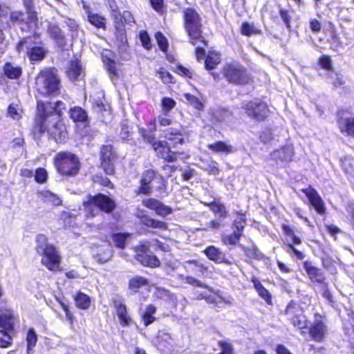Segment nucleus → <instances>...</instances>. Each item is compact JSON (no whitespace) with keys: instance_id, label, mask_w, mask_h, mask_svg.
I'll return each instance as SVG.
<instances>
[{"instance_id":"nucleus-1","label":"nucleus","mask_w":354,"mask_h":354,"mask_svg":"<svg viewBox=\"0 0 354 354\" xmlns=\"http://www.w3.org/2000/svg\"><path fill=\"white\" fill-rule=\"evenodd\" d=\"M62 105L64 104L60 101L53 104V106L48 102V118L50 122H47L46 131L57 142H64L68 136L66 127L61 120Z\"/></svg>"},{"instance_id":"nucleus-2","label":"nucleus","mask_w":354,"mask_h":354,"mask_svg":"<svg viewBox=\"0 0 354 354\" xmlns=\"http://www.w3.org/2000/svg\"><path fill=\"white\" fill-rule=\"evenodd\" d=\"M36 250L41 255V263L49 270L57 272L60 270L61 256L57 248L48 243L47 237L44 234L37 236Z\"/></svg>"},{"instance_id":"nucleus-3","label":"nucleus","mask_w":354,"mask_h":354,"mask_svg":"<svg viewBox=\"0 0 354 354\" xmlns=\"http://www.w3.org/2000/svg\"><path fill=\"white\" fill-rule=\"evenodd\" d=\"M183 21L185 30L192 44L195 46L198 41L203 42L200 15L194 9L187 8L183 11Z\"/></svg>"},{"instance_id":"nucleus-4","label":"nucleus","mask_w":354,"mask_h":354,"mask_svg":"<svg viewBox=\"0 0 354 354\" xmlns=\"http://www.w3.org/2000/svg\"><path fill=\"white\" fill-rule=\"evenodd\" d=\"M35 87L41 95H56L60 88V80L52 70L46 69L37 76Z\"/></svg>"},{"instance_id":"nucleus-5","label":"nucleus","mask_w":354,"mask_h":354,"mask_svg":"<svg viewBox=\"0 0 354 354\" xmlns=\"http://www.w3.org/2000/svg\"><path fill=\"white\" fill-rule=\"evenodd\" d=\"M83 205L88 216L97 215L101 211L106 213L112 212L115 207V202L106 196L99 194L95 196H88Z\"/></svg>"},{"instance_id":"nucleus-6","label":"nucleus","mask_w":354,"mask_h":354,"mask_svg":"<svg viewBox=\"0 0 354 354\" xmlns=\"http://www.w3.org/2000/svg\"><path fill=\"white\" fill-rule=\"evenodd\" d=\"M222 74L230 84L245 85L252 81L247 69L237 62L225 64L222 68Z\"/></svg>"},{"instance_id":"nucleus-7","label":"nucleus","mask_w":354,"mask_h":354,"mask_svg":"<svg viewBox=\"0 0 354 354\" xmlns=\"http://www.w3.org/2000/svg\"><path fill=\"white\" fill-rule=\"evenodd\" d=\"M55 165L59 174L66 176H75L80 170L78 158L70 152H60L55 158Z\"/></svg>"},{"instance_id":"nucleus-8","label":"nucleus","mask_w":354,"mask_h":354,"mask_svg":"<svg viewBox=\"0 0 354 354\" xmlns=\"http://www.w3.org/2000/svg\"><path fill=\"white\" fill-rule=\"evenodd\" d=\"M151 243L145 242L135 248L136 259L142 266L149 268H157L160 266V261L150 252Z\"/></svg>"},{"instance_id":"nucleus-9","label":"nucleus","mask_w":354,"mask_h":354,"mask_svg":"<svg viewBox=\"0 0 354 354\" xmlns=\"http://www.w3.org/2000/svg\"><path fill=\"white\" fill-rule=\"evenodd\" d=\"M111 15L114 19L115 28L117 30V37H120L122 41L125 39L124 24H131L134 23V18L131 12L126 10L121 15L117 6H111Z\"/></svg>"},{"instance_id":"nucleus-10","label":"nucleus","mask_w":354,"mask_h":354,"mask_svg":"<svg viewBox=\"0 0 354 354\" xmlns=\"http://www.w3.org/2000/svg\"><path fill=\"white\" fill-rule=\"evenodd\" d=\"M33 39L31 37L24 38L17 45L18 52L26 51V53L31 61H41L46 54V50L42 47L33 45Z\"/></svg>"},{"instance_id":"nucleus-11","label":"nucleus","mask_w":354,"mask_h":354,"mask_svg":"<svg viewBox=\"0 0 354 354\" xmlns=\"http://www.w3.org/2000/svg\"><path fill=\"white\" fill-rule=\"evenodd\" d=\"M286 315L295 327L300 330L307 328L308 320L299 304L294 301L289 303L286 309Z\"/></svg>"},{"instance_id":"nucleus-12","label":"nucleus","mask_w":354,"mask_h":354,"mask_svg":"<svg viewBox=\"0 0 354 354\" xmlns=\"http://www.w3.org/2000/svg\"><path fill=\"white\" fill-rule=\"evenodd\" d=\"M117 158L116 151L111 145H104L100 149L101 166L106 174L114 173L113 162Z\"/></svg>"},{"instance_id":"nucleus-13","label":"nucleus","mask_w":354,"mask_h":354,"mask_svg":"<svg viewBox=\"0 0 354 354\" xmlns=\"http://www.w3.org/2000/svg\"><path fill=\"white\" fill-rule=\"evenodd\" d=\"M295 156L294 147L291 144L286 145L270 153V159L277 165H287L292 161Z\"/></svg>"},{"instance_id":"nucleus-14","label":"nucleus","mask_w":354,"mask_h":354,"mask_svg":"<svg viewBox=\"0 0 354 354\" xmlns=\"http://www.w3.org/2000/svg\"><path fill=\"white\" fill-rule=\"evenodd\" d=\"M245 109L247 115L257 120H265L269 114V110L266 103L254 100L248 103Z\"/></svg>"},{"instance_id":"nucleus-15","label":"nucleus","mask_w":354,"mask_h":354,"mask_svg":"<svg viewBox=\"0 0 354 354\" xmlns=\"http://www.w3.org/2000/svg\"><path fill=\"white\" fill-rule=\"evenodd\" d=\"M37 109L41 118V121L40 123L35 124L32 128V133L35 138H39L44 132L46 131L47 122H50L49 118H48V102L44 103L39 101L37 102Z\"/></svg>"},{"instance_id":"nucleus-16","label":"nucleus","mask_w":354,"mask_h":354,"mask_svg":"<svg viewBox=\"0 0 354 354\" xmlns=\"http://www.w3.org/2000/svg\"><path fill=\"white\" fill-rule=\"evenodd\" d=\"M153 148L159 157L167 162H174L181 155L180 153L171 151L165 141L154 142Z\"/></svg>"},{"instance_id":"nucleus-17","label":"nucleus","mask_w":354,"mask_h":354,"mask_svg":"<svg viewBox=\"0 0 354 354\" xmlns=\"http://www.w3.org/2000/svg\"><path fill=\"white\" fill-rule=\"evenodd\" d=\"M143 205L155 211V212L162 216H167L172 212V209L169 206L165 205L162 202L153 198H147L143 200Z\"/></svg>"},{"instance_id":"nucleus-18","label":"nucleus","mask_w":354,"mask_h":354,"mask_svg":"<svg viewBox=\"0 0 354 354\" xmlns=\"http://www.w3.org/2000/svg\"><path fill=\"white\" fill-rule=\"evenodd\" d=\"M302 191L308 197L310 204L314 207L317 212L319 214H324L325 212L324 202L317 192L311 187H309L306 189H303Z\"/></svg>"},{"instance_id":"nucleus-19","label":"nucleus","mask_w":354,"mask_h":354,"mask_svg":"<svg viewBox=\"0 0 354 354\" xmlns=\"http://www.w3.org/2000/svg\"><path fill=\"white\" fill-rule=\"evenodd\" d=\"M47 34L53 39L57 45L63 48L66 44L65 36L61 28L55 24H48L46 29Z\"/></svg>"},{"instance_id":"nucleus-20","label":"nucleus","mask_w":354,"mask_h":354,"mask_svg":"<svg viewBox=\"0 0 354 354\" xmlns=\"http://www.w3.org/2000/svg\"><path fill=\"white\" fill-rule=\"evenodd\" d=\"M15 317L10 309H5L0 313V330L14 332Z\"/></svg>"},{"instance_id":"nucleus-21","label":"nucleus","mask_w":354,"mask_h":354,"mask_svg":"<svg viewBox=\"0 0 354 354\" xmlns=\"http://www.w3.org/2000/svg\"><path fill=\"white\" fill-rule=\"evenodd\" d=\"M204 253L206 254L207 258L216 263H224L230 265L231 262L225 259V254L221 251L218 248L214 246H209L205 250Z\"/></svg>"},{"instance_id":"nucleus-22","label":"nucleus","mask_w":354,"mask_h":354,"mask_svg":"<svg viewBox=\"0 0 354 354\" xmlns=\"http://www.w3.org/2000/svg\"><path fill=\"white\" fill-rule=\"evenodd\" d=\"M326 331V326L322 321H316L309 329L310 336L317 342H321L324 339Z\"/></svg>"},{"instance_id":"nucleus-23","label":"nucleus","mask_w":354,"mask_h":354,"mask_svg":"<svg viewBox=\"0 0 354 354\" xmlns=\"http://www.w3.org/2000/svg\"><path fill=\"white\" fill-rule=\"evenodd\" d=\"M156 176L155 171L152 169L145 171L140 180V187L139 192L144 194H149L151 192V187H150L151 182L154 179Z\"/></svg>"},{"instance_id":"nucleus-24","label":"nucleus","mask_w":354,"mask_h":354,"mask_svg":"<svg viewBox=\"0 0 354 354\" xmlns=\"http://www.w3.org/2000/svg\"><path fill=\"white\" fill-rule=\"evenodd\" d=\"M38 197L46 204H50L53 206H59L62 203L60 198L55 194L48 191L44 190L37 192Z\"/></svg>"},{"instance_id":"nucleus-25","label":"nucleus","mask_w":354,"mask_h":354,"mask_svg":"<svg viewBox=\"0 0 354 354\" xmlns=\"http://www.w3.org/2000/svg\"><path fill=\"white\" fill-rule=\"evenodd\" d=\"M209 292H203L199 294L198 299H204L207 303L212 304H218L221 302H226L225 299L219 294V291L213 292L212 289L207 286L206 288Z\"/></svg>"},{"instance_id":"nucleus-26","label":"nucleus","mask_w":354,"mask_h":354,"mask_svg":"<svg viewBox=\"0 0 354 354\" xmlns=\"http://www.w3.org/2000/svg\"><path fill=\"white\" fill-rule=\"evenodd\" d=\"M304 268L311 280L318 283L324 282L325 277L320 269L308 262L304 263Z\"/></svg>"},{"instance_id":"nucleus-27","label":"nucleus","mask_w":354,"mask_h":354,"mask_svg":"<svg viewBox=\"0 0 354 354\" xmlns=\"http://www.w3.org/2000/svg\"><path fill=\"white\" fill-rule=\"evenodd\" d=\"M208 148L216 153L229 154L235 151L234 148L223 141H218L208 145Z\"/></svg>"},{"instance_id":"nucleus-28","label":"nucleus","mask_w":354,"mask_h":354,"mask_svg":"<svg viewBox=\"0 0 354 354\" xmlns=\"http://www.w3.org/2000/svg\"><path fill=\"white\" fill-rule=\"evenodd\" d=\"M183 131V129L180 126L178 128H171L167 130L165 137L169 140L174 142V145L178 143L182 144L184 141L182 138Z\"/></svg>"},{"instance_id":"nucleus-29","label":"nucleus","mask_w":354,"mask_h":354,"mask_svg":"<svg viewBox=\"0 0 354 354\" xmlns=\"http://www.w3.org/2000/svg\"><path fill=\"white\" fill-rule=\"evenodd\" d=\"M205 205L208 206L214 213L218 214L220 218H224L228 216L225 205L219 201L214 200L209 203H205Z\"/></svg>"},{"instance_id":"nucleus-30","label":"nucleus","mask_w":354,"mask_h":354,"mask_svg":"<svg viewBox=\"0 0 354 354\" xmlns=\"http://www.w3.org/2000/svg\"><path fill=\"white\" fill-rule=\"evenodd\" d=\"M74 300L76 306L80 309L86 310L91 306V297L82 292L79 291L74 296Z\"/></svg>"},{"instance_id":"nucleus-31","label":"nucleus","mask_w":354,"mask_h":354,"mask_svg":"<svg viewBox=\"0 0 354 354\" xmlns=\"http://www.w3.org/2000/svg\"><path fill=\"white\" fill-rule=\"evenodd\" d=\"M116 313L122 326H128L131 322L130 317L127 315V310L124 304H118L116 305Z\"/></svg>"},{"instance_id":"nucleus-32","label":"nucleus","mask_w":354,"mask_h":354,"mask_svg":"<svg viewBox=\"0 0 354 354\" xmlns=\"http://www.w3.org/2000/svg\"><path fill=\"white\" fill-rule=\"evenodd\" d=\"M339 127L342 133L354 136V118L342 120L339 122Z\"/></svg>"},{"instance_id":"nucleus-33","label":"nucleus","mask_w":354,"mask_h":354,"mask_svg":"<svg viewBox=\"0 0 354 354\" xmlns=\"http://www.w3.org/2000/svg\"><path fill=\"white\" fill-rule=\"evenodd\" d=\"M87 17L88 21L96 28L103 29L106 28V19L103 16L88 12Z\"/></svg>"},{"instance_id":"nucleus-34","label":"nucleus","mask_w":354,"mask_h":354,"mask_svg":"<svg viewBox=\"0 0 354 354\" xmlns=\"http://www.w3.org/2000/svg\"><path fill=\"white\" fill-rule=\"evenodd\" d=\"M148 280L146 278L141 276H136L129 280V288L136 292L140 288L148 285Z\"/></svg>"},{"instance_id":"nucleus-35","label":"nucleus","mask_w":354,"mask_h":354,"mask_svg":"<svg viewBox=\"0 0 354 354\" xmlns=\"http://www.w3.org/2000/svg\"><path fill=\"white\" fill-rule=\"evenodd\" d=\"M252 282L254 283V286L257 291L259 295L265 301L270 304L271 301V295H270L268 290H266L261 283V282L257 278L252 279Z\"/></svg>"},{"instance_id":"nucleus-36","label":"nucleus","mask_w":354,"mask_h":354,"mask_svg":"<svg viewBox=\"0 0 354 354\" xmlns=\"http://www.w3.org/2000/svg\"><path fill=\"white\" fill-rule=\"evenodd\" d=\"M26 9L30 22L37 21V14L35 10V0H22Z\"/></svg>"},{"instance_id":"nucleus-37","label":"nucleus","mask_w":354,"mask_h":354,"mask_svg":"<svg viewBox=\"0 0 354 354\" xmlns=\"http://www.w3.org/2000/svg\"><path fill=\"white\" fill-rule=\"evenodd\" d=\"M82 71V67L77 60L72 61L68 69V75L71 80H77Z\"/></svg>"},{"instance_id":"nucleus-38","label":"nucleus","mask_w":354,"mask_h":354,"mask_svg":"<svg viewBox=\"0 0 354 354\" xmlns=\"http://www.w3.org/2000/svg\"><path fill=\"white\" fill-rule=\"evenodd\" d=\"M4 74L10 79H15L20 76L21 70L10 63H6L3 67Z\"/></svg>"},{"instance_id":"nucleus-39","label":"nucleus","mask_w":354,"mask_h":354,"mask_svg":"<svg viewBox=\"0 0 354 354\" xmlns=\"http://www.w3.org/2000/svg\"><path fill=\"white\" fill-rule=\"evenodd\" d=\"M70 116L75 122H84L87 119L86 112L80 107H74L70 111Z\"/></svg>"},{"instance_id":"nucleus-40","label":"nucleus","mask_w":354,"mask_h":354,"mask_svg":"<svg viewBox=\"0 0 354 354\" xmlns=\"http://www.w3.org/2000/svg\"><path fill=\"white\" fill-rule=\"evenodd\" d=\"M221 62L220 55L216 53H209L205 59V68L212 70Z\"/></svg>"},{"instance_id":"nucleus-41","label":"nucleus","mask_w":354,"mask_h":354,"mask_svg":"<svg viewBox=\"0 0 354 354\" xmlns=\"http://www.w3.org/2000/svg\"><path fill=\"white\" fill-rule=\"evenodd\" d=\"M10 21L12 22L21 24L26 23L28 24H35L36 22H30L28 17V13L26 15L20 12V11H15L12 12L10 15Z\"/></svg>"},{"instance_id":"nucleus-42","label":"nucleus","mask_w":354,"mask_h":354,"mask_svg":"<svg viewBox=\"0 0 354 354\" xmlns=\"http://www.w3.org/2000/svg\"><path fill=\"white\" fill-rule=\"evenodd\" d=\"M141 222L147 227L158 229H166L167 225L165 223L151 218L147 216L141 218Z\"/></svg>"},{"instance_id":"nucleus-43","label":"nucleus","mask_w":354,"mask_h":354,"mask_svg":"<svg viewBox=\"0 0 354 354\" xmlns=\"http://www.w3.org/2000/svg\"><path fill=\"white\" fill-rule=\"evenodd\" d=\"M27 353L32 354V348L35 346L37 342V335L33 328L28 331L27 337Z\"/></svg>"},{"instance_id":"nucleus-44","label":"nucleus","mask_w":354,"mask_h":354,"mask_svg":"<svg viewBox=\"0 0 354 354\" xmlns=\"http://www.w3.org/2000/svg\"><path fill=\"white\" fill-rule=\"evenodd\" d=\"M112 251L109 245L102 253H97L94 256L95 259L100 263H106L112 257Z\"/></svg>"},{"instance_id":"nucleus-45","label":"nucleus","mask_w":354,"mask_h":354,"mask_svg":"<svg viewBox=\"0 0 354 354\" xmlns=\"http://www.w3.org/2000/svg\"><path fill=\"white\" fill-rule=\"evenodd\" d=\"M6 330H0V347L6 348L12 344V333Z\"/></svg>"},{"instance_id":"nucleus-46","label":"nucleus","mask_w":354,"mask_h":354,"mask_svg":"<svg viewBox=\"0 0 354 354\" xmlns=\"http://www.w3.org/2000/svg\"><path fill=\"white\" fill-rule=\"evenodd\" d=\"M8 115L15 120H19L22 116V110L17 104H11L8 108Z\"/></svg>"},{"instance_id":"nucleus-47","label":"nucleus","mask_w":354,"mask_h":354,"mask_svg":"<svg viewBox=\"0 0 354 354\" xmlns=\"http://www.w3.org/2000/svg\"><path fill=\"white\" fill-rule=\"evenodd\" d=\"M130 236L129 234L118 233L113 236V241L116 247L123 249L125 248L127 239Z\"/></svg>"},{"instance_id":"nucleus-48","label":"nucleus","mask_w":354,"mask_h":354,"mask_svg":"<svg viewBox=\"0 0 354 354\" xmlns=\"http://www.w3.org/2000/svg\"><path fill=\"white\" fill-rule=\"evenodd\" d=\"M236 215L237 217L233 223V226L236 228V231L242 233L246 223V219L243 214L237 212Z\"/></svg>"},{"instance_id":"nucleus-49","label":"nucleus","mask_w":354,"mask_h":354,"mask_svg":"<svg viewBox=\"0 0 354 354\" xmlns=\"http://www.w3.org/2000/svg\"><path fill=\"white\" fill-rule=\"evenodd\" d=\"M282 230L285 235L290 237L295 244H300L301 240L295 234L294 227L288 225H282Z\"/></svg>"},{"instance_id":"nucleus-50","label":"nucleus","mask_w":354,"mask_h":354,"mask_svg":"<svg viewBox=\"0 0 354 354\" xmlns=\"http://www.w3.org/2000/svg\"><path fill=\"white\" fill-rule=\"evenodd\" d=\"M241 235L242 233L235 230L233 234L225 236L223 238V241L225 244L236 245L239 241Z\"/></svg>"},{"instance_id":"nucleus-51","label":"nucleus","mask_w":354,"mask_h":354,"mask_svg":"<svg viewBox=\"0 0 354 354\" xmlns=\"http://www.w3.org/2000/svg\"><path fill=\"white\" fill-rule=\"evenodd\" d=\"M241 33L244 35L250 36L252 35L259 34L260 31L258 30L253 24L243 23L241 26Z\"/></svg>"},{"instance_id":"nucleus-52","label":"nucleus","mask_w":354,"mask_h":354,"mask_svg":"<svg viewBox=\"0 0 354 354\" xmlns=\"http://www.w3.org/2000/svg\"><path fill=\"white\" fill-rule=\"evenodd\" d=\"M155 38L161 50L166 52L168 48V42L167 38L160 32L156 33Z\"/></svg>"},{"instance_id":"nucleus-53","label":"nucleus","mask_w":354,"mask_h":354,"mask_svg":"<svg viewBox=\"0 0 354 354\" xmlns=\"http://www.w3.org/2000/svg\"><path fill=\"white\" fill-rule=\"evenodd\" d=\"M102 59L104 64L106 66L107 70L109 71V73L113 76L117 75L115 63L113 60L109 59L106 55H102Z\"/></svg>"},{"instance_id":"nucleus-54","label":"nucleus","mask_w":354,"mask_h":354,"mask_svg":"<svg viewBox=\"0 0 354 354\" xmlns=\"http://www.w3.org/2000/svg\"><path fill=\"white\" fill-rule=\"evenodd\" d=\"M139 36H140V39L142 42V46L147 50L151 49L152 47V45L151 44V39H150V37H149L147 32L145 31V30H142V31H140Z\"/></svg>"},{"instance_id":"nucleus-55","label":"nucleus","mask_w":354,"mask_h":354,"mask_svg":"<svg viewBox=\"0 0 354 354\" xmlns=\"http://www.w3.org/2000/svg\"><path fill=\"white\" fill-rule=\"evenodd\" d=\"M319 65L324 69L329 71V73L333 71L332 60L330 57L328 55H323L319 60Z\"/></svg>"},{"instance_id":"nucleus-56","label":"nucleus","mask_w":354,"mask_h":354,"mask_svg":"<svg viewBox=\"0 0 354 354\" xmlns=\"http://www.w3.org/2000/svg\"><path fill=\"white\" fill-rule=\"evenodd\" d=\"M219 348L221 351L218 354H233V346L231 343L224 341L218 342Z\"/></svg>"},{"instance_id":"nucleus-57","label":"nucleus","mask_w":354,"mask_h":354,"mask_svg":"<svg viewBox=\"0 0 354 354\" xmlns=\"http://www.w3.org/2000/svg\"><path fill=\"white\" fill-rule=\"evenodd\" d=\"M185 97L196 109L198 110L202 109L203 104L201 102L198 97L188 93L185 95Z\"/></svg>"},{"instance_id":"nucleus-58","label":"nucleus","mask_w":354,"mask_h":354,"mask_svg":"<svg viewBox=\"0 0 354 354\" xmlns=\"http://www.w3.org/2000/svg\"><path fill=\"white\" fill-rule=\"evenodd\" d=\"M158 73L159 74V77L164 83L168 84L172 82V75L165 68H160V70L158 71Z\"/></svg>"},{"instance_id":"nucleus-59","label":"nucleus","mask_w":354,"mask_h":354,"mask_svg":"<svg viewBox=\"0 0 354 354\" xmlns=\"http://www.w3.org/2000/svg\"><path fill=\"white\" fill-rule=\"evenodd\" d=\"M93 109L98 113H102V111H106V105H105L100 98L98 97V99L93 98Z\"/></svg>"},{"instance_id":"nucleus-60","label":"nucleus","mask_w":354,"mask_h":354,"mask_svg":"<svg viewBox=\"0 0 354 354\" xmlns=\"http://www.w3.org/2000/svg\"><path fill=\"white\" fill-rule=\"evenodd\" d=\"M35 178L37 182L43 183L47 179V171L43 168H38L35 171Z\"/></svg>"},{"instance_id":"nucleus-61","label":"nucleus","mask_w":354,"mask_h":354,"mask_svg":"<svg viewBox=\"0 0 354 354\" xmlns=\"http://www.w3.org/2000/svg\"><path fill=\"white\" fill-rule=\"evenodd\" d=\"M162 109L164 111H169L176 105V102L169 97H164L162 100Z\"/></svg>"},{"instance_id":"nucleus-62","label":"nucleus","mask_w":354,"mask_h":354,"mask_svg":"<svg viewBox=\"0 0 354 354\" xmlns=\"http://www.w3.org/2000/svg\"><path fill=\"white\" fill-rule=\"evenodd\" d=\"M285 246L286 251L290 254H293L298 259H303L304 258L303 253L295 248L292 244L287 243L285 244Z\"/></svg>"},{"instance_id":"nucleus-63","label":"nucleus","mask_w":354,"mask_h":354,"mask_svg":"<svg viewBox=\"0 0 354 354\" xmlns=\"http://www.w3.org/2000/svg\"><path fill=\"white\" fill-rule=\"evenodd\" d=\"M280 17L284 24H286L288 29L290 30L291 26L290 24L291 16L290 15L289 12L283 9H281L279 11Z\"/></svg>"},{"instance_id":"nucleus-64","label":"nucleus","mask_w":354,"mask_h":354,"mask_svg":"<svg viewBox=\"0 0 354 354\" xmlns=\"http://www.w3.org/2000/svg\"><path fill=\"white\" fill-rule=\"evenodd\" d=\"M142 136L146 142L152 145V147L153 146L154 142H158V141H156V138L152 133L148 132L145 130L142 131Z\"/></svg>"}]
</instances>
